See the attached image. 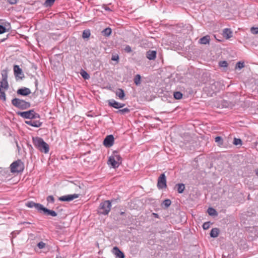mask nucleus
Masks as SVG:
<instances>
[{"label": "nucleus", "mask_w": 258, "mask_h": 258, "mask_svg": "<svg viewBox=\"0 0 258 258\" xmlns=\"http://www.w3.org/2000/svg\"><path fill=\"white\" fill-rule=\"evenodd\" d=\"M47 201L49 203H53L54 202V199L52 196H49L47 198Z\"/></svg>", "instance_id": "obj_37"}, {"label": "nucleus", "mask_w": 258, "mask_h": 258, "mask_svg": "<svg viewBox=\"0 0 258 258\" xmlns=\"http://www.w3.org/2000/svg\"><path fill=\"white\" fill-rule=\"evenodd\" d=\"M8 1L11 5H14L17 3L16 0H8Z\"/></svg>", "instance_id": "obj_45"}, {"label": "nucleus", "mask_w": 258, "mask_h": 258, "mask_svg": "<svg viewBox=\"0 0 258 258\" xmlns=\"http://www.w3.org/2000/svg\"><path fill=\"white\" fill-rule=\"evenodd\" d=\"M25 123L30 126L39 127L41 126L42 123L39 120L35 119H30L29 120L25 121Z\"/></svg>", "instance_id": "obj_11"}, {"label": "nucleus", "mask_w": 258, "mask_h": 258, "mask_svg": "<svg viewBox=\"0 0 258 258\" xmlns=\"http://www.w3.org/2000/svg\"><path fill=\"white\" fill-rule=\"evenodd\" d=\"M2 80L0 81V89L7 90L9 88V84L7 81L8 72L6 70H3L1 73Z\"/></svg>", "instance_id": "obj_8"}, {"label": "nucleus", "mask_w": 258, "mask_h": 258, "mask_svg": "<svg viewBox=\"0 0 258 258\" xmlns=\"http://www.w3.org/2000/svg\"><path fill=\"white\" fill-rule=\"evenodd\" d=\"M134 83L137 86H139L141 84V76L137 74L134 79Z\"/></svg>", "instance_id": "obj_22"}, {"label": "nucleus", "mask_w": 258, "mask_h": 258, "mask_svg": "<svg viewBox=\"0 0 258 258\" xmlns=\"http://www.w3.org/2000/svg\"><path fill=\"white\" fill-rule=\"evenodd\" d=\"M79 194H73V195H67L60 197L58 198V200L62 202H70L73 200L79 198Z\"/></svg>", "instance_id": "obj_10"}, {"label": "nucleus", "mask_w": 258, "mask_h": 258, "mask_svg": "<svg viewBox=\"0 0 258 258\" xmlns=\"http://www.w3.org/2000/svg\"><path fill=\"white\" fill-rule=\"evenodd\" d=\"M233 144L235 145H241L242 144V141L240 139L234 138Z\"/></svg>", "instance_id": "obj_35"}, {"label": "nucleus", "mask_w": 258, "mask_h": 258, "mask_svg": "<svg viewBox=\"0 0 258 258\" xmlns=\"http://www.w3.org/2000/svg\"><path fill=\"white\" fill-rule=\"evenodd\" d=\"M157 52L155 50H149L146 53V57L149 60H154L156 57Z\"/></svg>", "instance_id": "obj_17"}, {"label": "nucleus", "mask_w": 258, "mask_h": 258, "mask_svg": "<svg viewBox=\"0 0 258 258\" xmlns=\"http://www.w3.org/2000/svg\"><path fill=\"white\" fill-rule=\"evenodd\" d=\"M119 59V56L117 54L114 55V61H116V62H118V60Z\"/></svg>", "instance_id": "obj_46"}, {"label": "nucleus", "mask_w": 258, "mask_h": 258, "mask_svg": "<svg viewBox=\"0 0 258 258\" xmlns=\"http://www.w3.org/2000/svg\"><path fill=\"white\" fill-rule=\"evenodd\" d=\"M90 36V32L89 30H84L83 33L82 37L83 38H87Z\"/></svg>", "instance_id": "obj_34"}, {"label": "nucleus", "mask_w": 258, "mask_h": 258, "mask_svg": "<svg viewBox=\"0 0 258 258\" xmlns=\"http://www.w3.org/2000/svg\"><path fill=\"white\" fill-rule=\"evenodd\" d=\"M10 168L11 171L13 173L20 172L24 170V166L20 160H18L11 164Z\"/></svg>", "instance_id": "obj_7"}, {"label": "nucleus", "mask_w": 258, "mask_h": 258, "mask_svg": "<svg viewBox=\"0 0 258 258\" xmlns=\"http://www.w3.org/2000/svg\"><path fill=\"white\" fill-rule=\"evenodd\" d=\"M171 204V202L169 199H166L163 201V203L161 204L162 207L163 208H167L169 207Z\"/></svg>", "instance_id": "obj_23"}, {"label": "nucleus", "mask_w": 258, "mask_h": 258, "mask_svg": "<svg viewBox=\"0 0 258 258\" xmlns=\"http://www.w3.org/2000/svg\"><path fill=\"white\" fill-rule=\"evenodd\" d=\"M153 215L155 216V217H158V215L157 214L153 213Z\"/></svg>", "instance_id": "obj_50"}, {"label": "nucleus", "mask_w": 258, "mask_h": 258, "mask_svg": "<svg viewBox=\"0 0 258 258\" xmlns=\"http://www.w3.org/2000/svg\"><path fill=\"white\" fill-rule=\"evenodd\" d=\"M227 64L228 63L226 61H221L219 62V66L221 67H227Z\"/></svg>", "instance_id": "obj_38"}, {"label": "nucleus", "mask_w": 258, "mask_h": 258, "mask_svg": "<svg viewBox=\"0 0 258 258\" xmlns=\"http://www.w3.org/2000/svg\"><path fill=\"white\" fill-rule=\"evenodd\" d=\"M6 32V27L0 25V34L4 33Z\"/></svg>", "instance_id": "obj_41"}, {"label": "nucleus", "mask_w": 258, "mask_h": 258, "mask_svg": "<svg viewBox=\"0 0 258 258\" xmlns=\"http://www.w3.org/2000/svg\"><path fill=\"white\" fill-rule=\"evenodd\" d=\"M111 60H113V55H112V56H111Z\"/></svg>", "instance_id": "obj_52"}, {"label": "nucleus", "mask_w": 258, "mask_h": 258, "mask_svg": "<svg viewBox=\"0 0 258 258\" xmlns=\"http://www.w3.org/2000/svg\"><path fill=\"white\" fill-rule=\"evenodd\" d=\"M14 72L15 75L16 77H19L22 79L24 77V75L22 72V69L18 65H15L14 66Z\"/></svg>", "instance_id": "obj_14"}, {"label": "nucleus", "mask_w": 258, "mask_h": 258, "mask_svg": "<svg viewBox=\"0 0 258 258\" xmlns=\"http://www.w3.org/2000/svg\"><path fill=\"white\" fill-rule=\"evenodd\" d=\"M210 41V37L209 35H207L200 38L199 41V42L201 44H209Z\"/></svg>", "instance_id": "obj_18"}, {"label": "nucleus", "mask_w": 258, "mask_h": 258, "mask_svg": "<svg viewBox=\"0 0 258 258\" xmlns=\"http://www.w3.org/2000/svg\"><path fill=\"white\" fill-rule=\"evenodd\" d=\"M251 32L254 34H258V28L252 27L251 28Z\"/></svg>", "instance_id": "obj_40"}, {"label": "nucleus", "mask_w": 258, "mask_h": 258, "mask_svg": "<svg viewBox=\"0 0 258 258\" xmlns=\"http://www.w3.org/2000/svg\"><path fill=\"white\" fill-rule=\"evenodd\" d=\"M173 95L176 99H180L182 97V94L180 92H174Z\"/></svg>", "instance_id": "obj_32"}, {"label": "nucleus", "mask_w": 258, "mask_h": 258, "mask_svg": "<svg viewBox=\"0 0 258 258\" xmlns=\"http://www.w3.org/2000/svg\"><path fill=\"white\" fill-rule=\"evenodd\" d=\"M203 227L204 229H207L209 228V223L208 222H206L204 223L203 225Z\"/></svg>", "instance_id": "obj_44"}, {"label": "nucleus", "mask_w": 258, "mask_h": 258, "mask_svg": "<svg viewBox=\"0 0 258 258\" xmlns=\"http://www.w3.org/2000/svg\"><path fill=\"white\" fill-rule=\"evenodd\" d=\"M124 50L126 52L128 53L131 52L132 51L131 47L129 45L126 46L124 48Z\"/></svg>", "instance_id": "obj_43"}, {"label": "nucleus", "mask_w": 258, "mask_h": 258, "mask_svg": "<svg viewBox=\"0 0 258 258\" xmlns=\"http://www.w3.org/2000/svg\"><path fill=\"white\" fill-rule=\"evenodd\" d=\"M215 141L220 146L223 145V141L222 138L221 137H216L215 139Z\"/></svg>", "instance_id": "obj_30"}, {"label": "nucleus", "mask_w": 258, "mask_h": 258, "mask_svg": "<svg viewBox=\"0 0 258 258\" xmlns=\"http://www.w3.org/2000/svg\"><path fill=\"white\" fill-rule=\"evenodd\" d=\"M111 203L109 201H105L100 203L98 209L100 214L106 215L110 210Z\"/></svg>", "instance_id": "obj_5"}, {"label": "nucleus", "mask_w": 258, "mask_h": 258, "mask_svg": "<svg viewBox=\"0 0 258 258\" xmlns=\"http://www.w3.org/2000/svg\"><path fill=\"white\" fill-rule=\"evenodd\" d=\"M103 145L106 148H109L113 145V135L107 136L104 140Z\"/></svg>", "instance_id": "obj_12"}, {"label": "nucleus", "mask_w": 258, "mask_h": 258, "mask_svg": "<svg viewBox=\"0 0 258 258\" xmlns=\"http://www.w3.org/2000/svg\"><path fill=\"white\" fill-rule=\"evenodd\" d=\"M177 187V191L179 193L181 194L183 192L185 189L184 184L183 183H178L176 185Z\"/></svg>", "instance_id": "obj_25"}, {"label": "nucleus", "mask_w": 258, "mask_h": 258, "mask_svg": "<svg viewBox=\"0 0 258 258\" xmlns=\"http://www.w3.org/2000/svg\"><path fill=\"white\" fill-rule=\"evenodd\" d=\"M12 104L16 107L21 109H26L30 106L29 102L17 98L12 100Z\"/></svg>", "instance_id": "obj_4"}, {"label": "nucleus", "mask_w": 258, "mask_h": 258, "mask_svg": "<svg viewBox=\"0 0 258 258\" xmlns=\"http://www.w3.org/2000/svg\"><path fill=\"white\" fill-rule=\"evenodd\" d=\"M244 67V64L243 62H238L236 64V68H239V69H242V68Z\"/></svg>", "instance_id": "obj_42"}, {"label": "nucleus", "mask_w": 258, "mask_h": 258, "mask_svg": "<svg viewBox=\"0 0 258 258\" xmlns=\"http://www.w3.org/2000/svg\"><path fill=\"white\" fill-rule=\"evenodd\" d=\"M115 95L120 100L124 99L125 94L124 91L121 89H118L115 92Z\"/></svg>", "instance_id": "obj_19"}, {"label": "nucleus", "mask_w": 258, "mask_h": 258, "mask_svg": "<svg viewBox=\"0 0 258 258\" xmlns=\"http://www.w3.org/2000/svg\"><path fill=\"white\" fill-rule=\"evenodd\" d=\"M121 162V157L117 153L114 152V168L118 167Z\"/></svg>", "instance_id": "obj_13"}, {"label": "nucleus", "mask_w": 258, "mask_h": 258, "mask_svg": "<svg viewBox=\"0 0 258 258\" xmlns=\"http://www.w3.org/2000/svg\"><path fill=\"white\" fill-rule=\"evenodd\" d=\"M219 230L218 228H213L210 232V236L212 237H217L219 235Z\"/></svg>", "instance_id": "obj_21"}, {"label": "nucleus", "mask_w": 258, "mask_h": 258, "mask_svg": "<svg viewBox=\"0 0 258 258\" xmlns=\"http://www.w3.org/2000/svg\"><path fill=\"white\" fill-rule=\"evenodd\" d=\"M130 111V110L128 108H124L121 109H119L118 110L116 111L115 112L117 114H125L129 113Z\"/></svg>", "instance_id": "obj_24"}, {"label": "nucleus", "mask_w": 258, "mask_h": 258, "mask_svg": "<svg viewBox=\"0 0 258 258\" xmlns=\"http://www.w3.org/2000/svg\"><path fill=\"white\" fill-rule=\"evenodd\" d=\"M255 174L257 176H258V169L255 170Z\"/></svg>", "instance_id": "obj_51"}, {"label": "nucleus", "mask_w": 258, "mask_h": 258, "mask_svg": "<svg viewBox=\"0 0 258 258\" xmlns=\"http://www.w3.org/2000/svg\"><path fill=\"white\" fill-rule=\"evenodd\" d=\"M18 114L24 118L29 119H39L40 115L39 114L35 112L34 110H30L27 111L19 112Z\"/></svg>", "instance_id": "obj_6"}, {"label": "nucleus", "mask_w": 258, "mask_h": 258, "mask_svg": "<svg viewBox=\"0 0 258 258\" xmlns=\"http://www.w3.org/2000/svg\"><path fill=\"white\" fill-rule=\"evenodd\" d=\"M223 36L224 38L229 39L232 37V32L229 29H224L223 32Z\"/></svg>", "instance_id": "obj_20"}, {"label": "nucleus", "mask_w": 258, "mask_h": 258, "mask_svg": "<svg viewBox=\"0 0 258 258\" xmlns=\"http://www.w3.org/2000/svg\"><path fill=\"white\" fill-rule=\"evenodd\" d=\"M33 143L35 147L40 152L45 154L48 153L49 150V145L42 138L38 137L33 138Z\"/></svg>", "instance_id": "obj_3"}, {"label": "nucleus", "mask_w": 258, "mask_h": 258, "mask_svg": "<svg viewBox=\"0 0 258 258\" xmlns=\"http://www.w3.org/2000/svg\"><path fill=\"white\" fill-rule=\"evenodd\" d=\"M37 246L40 249H42L45 247V243L41 241L38 243Z\"/></svg>", "instance_id": "obj_39"}, {"label": "nucleus", "mask_w": 258, "mask_h": 258, "mask_svg": "<svg viewBox=\"0 0 258 258\" xmlns=\"http://www.w3.org/2000/svg\"><path fill=\"white\" fill-rule=\"evenodd\" d=\"M125 106V104L119 103L114 100V108H121Z\"/></svg>", "instance_id": "obj_27"}, {"label": "nucleus", "mask_w": 258, "mask_h": 258, "mask_svg": "<svg viewBox=\"0 0 258 258\" xmlns=\"http://www.w3.org/2000/svg\"><path fill=\"white\" fill-rule=\"evenodd\" d=\"M157 186L159 189H163L166 187V178L164 173L161 174L159 177L158 179Z\"/></svg>", "instance_id": "obj_9"}, {"label": "nucleus", "mask_w": 258, "mask_h": 258, "mask_svg": "<svg viewBox=\"0 0 258 258\" xmlns=\"http://www.w3.org/2000/svg\"><path fill=\"white\" fill-rule=\"evenodd\" d=\"M31 224V223L30 222H21V224Z\"/></svg>", "instance_id": "obj_49"}, {"label": "nucleus", "mask_w": 258, "mask_h": 258, "mask_svg": "<svg viewBox=\"0 0 258 258\" xmlns=\"http://www.w3.org/2000/svg\"><path fill=\"white\" fill-rule=\"evenodd\" d=\"M4 89H0V99L5 101L6 100V94Z\"/></svg>", "instance_id": "obj_33"}, {"label": "nucleus", "mask_w": 258, "mask_h": 258, "mask_svg": "<svg viewBox=\"0 0 258 258\" xmlns=\"http://www.w3.org/2000/svg\"><path fill=\"white\" fill-rule=\"evenodd\" d=\"M109 105L110 106L113 107V101H109Z\"/></svg>", "instance_id": "obj_48"}, {"label": "nucleus", "mask_w": 258, "mask_h": 258, "mask_svg": "<svg viewBox=\"0 0 258 258\" xmlns=\"http://www.w3.org/2000/svg\"><path fill=\"white\" fill-rule=\"evenodd\" d=\"M114 254L115 256V258H124L125 257L123 252L121 251L116 246L114 247Z\"/></svg>", "instance_id": "obj_16"}, {"label": "nucleus", "mask_w": 258, "mask_h": 258, "mask_svg": "<svg viewBox=\"0 0 258 258\" xmlns=\"http://www.w3.org/2000/svg\"><path fill=\"white\" fill-rule=\"evenodd\" d=\"M257 16H258V14H257Z\"/></svg>", "instance_id": "obj_53"}, {"label": "nucleus", "mask_w": 258, "mask_h": 258, "mask_svg": "<svg viewBox=\"0 0 258 258\" xmlns=\"http://www.w3.org/2000/svg\"><path fill=\"white\" fill-rule=\"evenodd\" d=\"M27 207L30 208H35L38 211H43L44 214L47 215H50L52 217H56L57 216V213L53 210H49L45 207L40 204L35 203L33 201H30L27 202L26 204Z\"/></svg>", "instance_id": "obj_2"}, {"label": "nucleus", "mask_w": 258, "mask_h": 258, "mask_svg": "<svg viewBox=\"0 0 258 258\" xmlns=\"http://www.w3.org/2000/svg\"><path fill=\"white\" fill-rule=\"evenodd\" d=\"M55 2V0H46L44 5L46 7H51L53 5Z\"/></svg>", "instance_id": "obj_29"}, {"label": "nucleus", "mask_w": 258, "mask_h": 258, "mask_svg": "<svg viewBox=\"0 0 258 258\" xmlns=\"http://www.w3.org/2000/svg\"><path fill=\"white\" fill-rule=\"evenodd\" d=\"M208 213L211 216H217V213L216 211L212 208H208Z\"/></svg>", "instance_id": "obj_28"}, {"label": "nucleus", "mask_w": 258, "mask_h": 258, "mask_svg": "<svg viewBox=\"0 0 258 258\" xmlns=\"http://www.w3.org/2000/svg\"><path fill=\"white\" fill-rule=\"evenodd\" d=\"M80 74H81L82 77L84 79H88L90 78L89 75L86 71H85L84 70H82L81 71V72L80 73Z\"/></svg>", "instance_id": "obj_31"}, {"label": "nucleus", "mask_w": 258, "mask_h": 258, "mask_svg": "<svg viewBox=\"0 0 258 258\" xmlns=\"http://www.w3.org/2000/svg\"><path fill=\"white\" fill-rule=\"evenodd\" d=\"M111 29L110 28H107L102 31V33L104 36H108L111 34Z\"/></svg>", "instance_id": "obj_26"}, {"label": "nucleus", "mask_w": 258, "mask_h": 258, "mask_svg": "<svg viewBox=\"0 0 258 258\" xmlns=\"http://www.w3.org/2000/svg\"><path fill=\"white\" fill-rule=\"evenodd\" d=\"M103 8L106 11H111V10L110 9V8L106 5H104Z\"/></svg>", "instance_id": "obj_47"}, {"label": "nucleus", "mask_w": 258, "mask_h": 258, "mask_svg": "<svg viewBox=\"0 0 258 258\" xmlns=\"http://www.w3.org/2000/svg\"><path fill=\"white\" fill-rule=\"evenodd\" d=\"M30 93L31 91L28 88H23L17 90V94L22 96H27Z\"/></svg>", "instance_id": "obj_15"}, {"label": "nucleus", "mask_w": 258, "mask_h": 258, "mask_svg": "<svg viewBox=\"0 0 258 258\" xmlns=\"http://www.w3.org/2000/svg\"><path fill=\"white\" fill-rule=\"evenodd\" d=\"M107 164L109 166H110V168L113 167V156H110L109 157L108 161L107 162Z\"/></svg>", "instance_id": "obj_36"}, {"label": "nucleus", "mask_w": 258, "mask_h": 258, "mask_svg": "<svg viewBox=\"0 0 258 258\" xmlns=\"http://www.w3.org/2000/svg\"><path fill=\"white\" fill-rule=\"evenodd\" d=\"M27 207L30 208H35L38 211H43L44 214L47 215H50L52 217H56L57 216V213L53 210H49L45 207L40 204L35 203L33 201H30L27 202L26 204Z\"/></svg>", "instance_id": "obj_1"}]
</instances>
